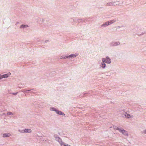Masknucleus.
<instances>
[{
	"label": "nucleus",
	"instance_id": "3",
	"mask_svg": "<svg viewBox=\"0 0 146 146\" xmlns=\"http://www.w3.org/2000/svg\"><path fill=\"white\" fill-rule=\"evenodd\" d=\"M102 61L103 63L105 62L107 63L110 64L111 63L110 59L108 57H106V59L103 58L102 59Z\"/></svg>",
	"mask_w": 146,
	"mask_h": 146
},
{
	"label": "nucleus",
	"instance_id": "4",
	"mask_svg": "<svg viewBox=\"0 0 146 146\" xmlns=\"http://www.w3.org/2000/svg\"><path fill=\"white\" fill-rule=\"evenodd\" d=\"M117 129L120 132L122 133L124 135H127V132L123 129H121L117 128Z\"/></svg>",
	"mask_w": 146,
	"mask_h": 146
},
{
	"label": "nucleus",
	"instance_id": "15",
	"mask_svg": "<svg viewBox=\"0 0 146 146\" xmlns=\"http://www.w3.org/2000/svg\"><path fill=\"white\" fill-rule=\"evenodd\" d=\"M143 133L146 134V130H144L143 132Z\"/></svg>",
	"mask_w": 146,
	"mask_h": 146
},
{
	"label": "nucleus",
	"instance_id": "10",
	"mask_svg": "<svg viewBox=\"0 0 146 146\" xmlns=\"http://www.w3.org/2000/svg\"><path fill=\"white\" fill-rule=\"evenodd\" d=\"M10 135V134L9 133L8 134H3V136L4 137H9Z\"/></svg>",
	"mask_w": 146,
	"mask_h": 146
},
{
	"label": "nucleus",
	"instance_id": "11",
	"mask_svg": "<svg viewBox=\"0 0 146 146\" xmlns=\"http://www.w3.org/2000/svg\"><path fill=\"white\" fill-rule=\"evenodd\" d=\"M60 145L61 146H71L70 145H65L64 144V142L63 143H60Z\"/></svg>",
	"mask_w": 146,
	"mask_h": 146
},
{
	"label": "nucleus",
	"instance_id": "7",
	"mask_svg": "<svg viewBox=\"0 0 146 146\" xmlns=\"http://www.w3.org/2000/svg\"><path fill=\"white\" fill-rule=\"evenodd\" d=\"M56 111V113L60 115H64L65 114H64V113L62 112L61 111H58V110H55Z\"/></svg>",
	"mask_w": 146,
	"mask_h": 146
},
{
	"label": "nucleus",
	"instance_id": "5",
	"mask_svg": "<svg viewBox=\"0 0 146 146\" xmlns=\"http://www.w3.org/2000/svg\"><path fill=\"white\" fill-rule=\"evenodd\" d=\"M11 74V73H8L7 74H5L2 75H1L0 76V79H1L3 78H7L8 77V76Z\"/></svg>",
	"mask_w": 146,
	"mask_h": 146
},
{
	"label": "nucleus",
	"instance_id": "6",
	"mask_svg": "<svg viewBox=\"0 0 146 146\" xmlns=\"http://www.w3.org/2000/svg\"><path fill=\"white\" fill-rule=\"evenodd\" d=\"M125 117L127 119L133 117L132 115H130V114L127 113H126L125 115Z\"/></svg>",
	"mask_w": 146,
	"mask_h": 146
},
{
	"label": "nucleus",
	"instance_id": "14",
	"mask_svg": "<svg viewBox=\"0 0 146 146\" xmlns=\"http://www.w3.org/2000/svg\"><path fill=\"white\" fill-rule=\"evenodd\" d=\"M7 114L8 115H11V114H12V113L11 112H8L7 113Z\"/></svg>",
	"mask_w": 146,
	"mask_h": 146
},
{
	"label": "nucleus",
	"instance_id": "1",
	"mask_svg": "<svg viewBox=\"0 0 146 146\" xmlns=\"http://www.w3.org/2000/svg\"><path fill=\"white\" fill-rule=\"evenodd\" d=\"M78 55L77 54H72L70 55H67L66 56H61L60 58L63 59L64 58L65 59L66 58H70L72 57H75L77 56Z\"/></svg>",
	"mask_w": 146,
	"mask_h": 146
},
{
	"label": "nucleus",
	"instance_id": "16",
	"mask_svg": "<svg viewBox=\"0 0 146 146\" xmlns=\"http://www.w3.org/2000/svg\"><path fill=\"white\" fill-rule=\"evenodd\" d=\"M54 108H51L50 109V110H54Z\"/></svg>",
	"mask_w": 146,
	"mask_h": 146
},
{
	"label": "nucleus",
	"instance_id": "8",
	"mask_svg": "<svg viewBox=\"0 0 146 146\" xmlns=\"http://www.w3.org/2000/svg\"><path fill=\"white\" fill-rule=\"evenodd\" d=\"M56 140L58 141V142L60 144V143H63L61 139H60L59 137H57L56 138Z\"/></svg>",
	"mask_w": 146,
	"mask_h": 146
},
{
	"label": "nucleus",
	"instance_id": "13",
	"mask_svg": "<svg viewBox=\"0 0 146 146\" xmlns=\"http://www.w3.org/2000/svg\"><path fill=\"white\" fill-rule=\"evenodd\" d=\"M27 26H26L25 25H22L21 26L20 28H24V27H27Z\"/></svg>",
	"mask_w": 146,
	"mask_h": 146
},
{
	"label": "nucleus",
	"instance_id": "9",
	"mask_svg": "<svg viewBox=\"0 0 146 146\" xmlns=\"http://www.w3.org/2000/svg\"><path fill=\"white\" fill-rule=\"evenodd\" d=\"M31 130L30 129H25L24 130L25 132L31 133Z\"/></svg>",
	"mask_w": 146,
	"mask_h": 146
},
{
	"label": "nucleus",
	"instance_id": "2",
	"mask_svg": "<svg viewBox=\"0 0 146 146\" xmlns=\"http://www.w3.org/2000/svg\"><path fill=\"white\" fill-rule=\"evenodd\" d=\"M115 21L114 20H111L110 21H108L104 23L103 25H102V26L106 27L108 25L112 24Z\"/></svg>",
	"mask_w": 146,
	"mask_h": 146
},
{
	"label": "nucleus",
	"instance_id": "12",
	"mask_svg": "<svg viewBox=\"0 0 146 146\" xmlns=\"http://www.w3.org/2000/svg\"><path fill=\"white\" fill-rule=\"evenodd\" d=\"M102 67L104 68L106 66V64L104 63H103H103H102Z\"/></svg>",
	"mask_w": 146,
	"mask_h": 146
}]
</instances>
